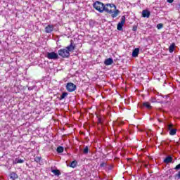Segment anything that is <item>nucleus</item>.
Listing matches in <instances>:
<instances>
[{"label":"nucleus","mask_w":180,"mask_h":180,"mask_svg":"<svg viewBox=\"0 0 180 180\" xmlns=\"http://www.w3.org/2000/svg\"><path fill=\"white\" fill-rule=\"evenodd\" d=\"M104 11L107 13H110L112 18H117L120 11L116 9V6L115 4H107L104 6Z\"/></svg>","instance_id":"nucleus-1"},{"label":"nucleus","mask_w":180,"mask_h":180,"mask_svg":"<svg viewBox=\"0 0 180 180\" xmlns=\"http://www.w3.org/2000/svg\"><path fill=\"white\" fill-rule=\"evenodd\" d=\"M93 6H94V9H96V11H98L101 13H102L103 12V11L105 10V4H103V3L100 2V1H96L94 4Z\"/></svg>","instance_id":"nucleus-2"},{"label":"nucleus","mask_w":180,"mask_h":180,"mask_svg":"<svg viewBox=\"0 0 180 180\" xmlns=\"http://www.w3.org/2000/svg\"><path fill=\"white\" fill-rule=\"evenodd\" d=\"M58 54L63 58H68L70 57V52L66 49H62L58 51Z\"/></svg>","instance_id":"nucleus-3"},{"label":"nucleus","mask_w":180,"mask_h":180,"mask_svg":"<svg viewBox=\"0 0 180 180\" xmlns=\"http://www.w3.org/2000/svg\"><path fill=\"white\" fill-rule=\"evenodd\" d=\"M46 57L49 60H58V53L56 52H48L46 53Z\"/></svg>","instance_id":"nucleus-4"},{"label":"nucleus","mask_w":180,"mask_h":180,"mask_svg":"<svg viewBox=\"0 0 180 180\" xmlns=\"http://www.w3.org/2000/svg\"><path fill=\"white\" fill-rule=\"evenodd\" d=\"M66 89L68 92H74L77 89V85L74 83L69 82L66 84Z\"/></svg>","instance_id":"nucleus-5"},{"label":"nucleus","mask_w":180,"mask_h":180,"mask_svg":"<svg viewBox=\"0 0 180 180\" xmlns=\"http://www.w3.org/2000/svg\"><path fill=\"white\" fill-rule=\"evenodd\" d=\"M124 23H126V17L124 15H123L121 18V22H120L117 24V30H120V31L123 30V26H124Z\"/></svg>","instance_id":"nucleus-6"},{"label":"nucleus","mask_w":180,"mask_h":180,"mask_svg":"<svg viewBox=\"0 0 180 180\" xmlns=\"http://www.w3.org/2000/svg\"><path fill=\"white\" fill-rule=\"evenodd\" d=\"M173 126L172 124L167 126V129L169 131L170 136H175L176 134V129H172Z\"/></svg>","instance_id":"nucleus-7"},{"label":"nucleus","mask_w":180,"mask_h":180,"mask_svg":"<svg viewBox=\"0 0 180 180\" xmlns=\"http://www.w3.org/2000/svg\"><path fill=\"white\" fill-rule=\"evenodd\" d=\"M66 50L70 53V51H74L75 50V45L74 44V42L71 41L70 46H67Z\"/></svg>","instance_id":"nucleus-8"},{"label":"nucleus","mask_w":180,"mask_h":180,"mask_svg":"<svg viewBox=\"0 0 180 180\" xmlns=\"http://www.w3.org/2000/svg\"><path fill=\"white\" fill-rule=\"evenodd\" d=\"M53 30H54V25H49L45 27L46 33H51Z\"/></svg>","instance_id":"nucleus-9"},{"label":"nucleus","mask_w":180,"mask_h":180,"mask_svg":"<svg viewBox=\"0 0 180 180\" xmlns=\"http://www.w3.org/2000/svg\"><path fill=\"white\" fill-rule=\"evenodd\" d=\"M104 64L105 65H112L113 64V59L111 58L105 59L104 61Z\"/></svg>","instance_id":"nucleus-10"},{"label":"nucleus","mask_w":180,"mask_h":180,"mask_svg":"<svg viewBox=\"0 0 180 180\" xmlns=\"http://www.w3.org/2000/svg\"><path fill=\"white\" fill-rule=\"evenodd\" d=\"M150 11H148V10H143L142 11V16L143 18H150Z\"/></svg>","instance_id":"nucleus-11"},{"label":"nucleus","mask_w":180,"mask_h":180,"mask_svg":"<svg viewBox=\"0 0 180 180\" xmlns=\"http://www.w3.org/2000/svg\"><path fill=\"white\" fill-rule=\"evenodd\" d=\"M51 172L56 176H60V175H61V172H60V170L58 169H53V168H51Z\"/></svg>","instance_id":"nucleus-12"},{"label":"nucleus","mask_w":180,"mask_h":180,"mask_svg":"<svg viewBox=\"0 0 180 180\" xmlns=\"http://www.w3.org/2000/svg\"><path fill=\"white\" fill-rule=\"evenodd\" d=\"M139 53H140V49L139 48H136L132 52V57H138Z\"/></svg>","instance_id":"nucleus-13"},{"label":"nucleus","mask_w":180,"mask_h":180,"mask_svg":"<svg viewBox=\"0 0 180 180\" xmlns=\"http://www.w3.org/2000/svg\"><path fill=\"white\" fill-rule=\"evenodd\" d=\"M164 162L165 164H169V162H172V157L168 156L164 160Z\"/></svg>","instance_id":"nucleus-14"},{"label":"nucleus","mask_w":180,"mask_h":180,"mask_svg":"<svg viewBox=\"0 0 180 180\" xmlns=\"http://www.w3.org/2000/svg\"><path fill=\"white\" fill-rule=\"evenodd\" d=\"M10 178L11 179L15 180V179H18V176L16 173L12 172L10 174Z\"/></svg>","instance_id":"nucleus-15"},{"label":"nucleus","mask_w":180,"mask_h":180,"mask_svg":"<svg viewBox=\"0 0 180 180\" xmlns=\"http://www.w3.org/2000/svg\"><path fill=\"white\" fill-rule=\"evenodd\" d=\"M175 49V43H172L169 47V53H174V50Z\"/></svg>","instance_id":"nucleus-16"},{"label":"nucleus","mask_w":180,"mask_h":180,"mask_svg":"<svg viewBox=\"0 0 180 180\" xmlns=\"http://www.w3.org/2000/svg\"><path fill=\"white\" fill-rule=\"evenodd\" d=\"M67 96H68V93L67 92H63L62 94V95L60 96L59 100L60 101H63V99H65V98H67Z\"/></svg>","instance_id":"nucleus-17"},{"label":"nucleus","mask_w":180,"mask_h":180,"mask_svg":"<svg viewBox=\"0 0 180 180\" xmlns=\"http://www.w3.org/2000/svg\"><path fill=\"white\" fill-rule=\"evenodd\" d=\"M23 162H25V160L22 159L17 158L14 160V164H23Z\"/></svg>","instance_id":"nucleus-18"},{"label":"nucleus","mask_w":180,"mask_h":180,"mask_svg":"<svg viewBox=\"0 0 180 180\" xmlns=\"http://www.w3.org/2000/svg\"><path fill=\"white\" fill-rule=\"evenodd\" d=\"M143 106L147 108V109H151V105L148 102L143 103Z\"/></svg>","instance_id":"nucleus-19"},{"label":"nucleus","mask_w":180,"mask_h":180,"mask_svg":"<svg viewBox=\"0 0 180 180\" xmlns=\"http://www.w3.org/2000/svg\"><path fill=\"white\" fill-rule=\"evenodd\" d=\"M77 160H74V161H72V162L70 163V167L71 168H75V167H77Z\"/></svg>","instance_id":"nucleus-20"},{"label":"nucleus","mask_w":180,"mask_h":180,"mask_svg":"<svg viewBox=\"0 0 180 180\" xmlns=\"http://www.w3.org/2000/svg\"><path fill=\"white\" fill-rule=\"evenodd\" d=\"M57 153H63L64 152V148L63 146H59L56 149Z\"/></svg>","instance_id":"nucleus-21"},{"label":"nucleus","mask_w":180,"mask_h":180,"mask_svg":"<svg viewBox=\"0 0 180 180\" xmlns=\"http://www.w3.org/2000/svg\"><path fill=\"white\" fill-rule=\"evenodd\" d=\"M84 154H88L89 153V147L86 146L83 150Z\"/></svg>","instance_id":"nucleus-22"},{"label":"nucleus","mask_w":180,"mask_h":180,"mask_svg":"<svg viewBox=\"0 0 180 180\" xmlns=\"http://www.w3.org/2000/svg\"><path fill=\"white\" fill-rule=\"evenodd\" d=\"M41 160V158H40V157H36L35 158H34V161L36 162H40V160Z\"/></svg>","instance_id":"nucleus-23"},{"label":"nucleus","mask_w":180,"mask_h":180,"mask_svg":"<svg viewBox=\"0 0 180 180\" xmlns=\"http://www.w3.org/2000/svg\"><path fill=\"white\" fill-rule=\"evenodd\" d=\"M163 26H164V25L160 23V24H158V25H157V29H159V30H160V29H162Z\"/></svg>","instance_id":"nucleus-24"},{"label":"nucleus","mask_w":180,"mask_h":180,"mask_svg":"<svg viewBox=\"0 0 180 180\" xmlns=\"http://www.w3.org/2000/svg\"><path fill=\"white\" fill-rule=\"evenodd\" d=\"M174 169H176V171L180 169V163L175 167Z\"/></svg>","instance_id":"nucleus-25"},{"label":"nucleus","mask_w":180,"mask_h":180,"mask_svg":"<svg viewBox=\"0 0 180 180\" xmlns=\"http://www.w3.org/2000/svg\"><path fill=\"white\" fill-rule=\"evenodd\" d=\"M176 175V176H178V179H180V171Z\"/></svg>","instance_id":"nucleus-26"},{"label":"nucleus","mask_w":180,"mask_h":180,"mask_svg":"<svg viewBox=\"0 0 180 180\" xmlns=\"http://www.w3.org/2000/svg\"><path fill=\"white\" fill-rule=\"evenodd\" d=\"M167 2H169V4H172V2H174V0H167Z\"/></svg>","instance_id":"nucleus-27"},{"label":"nucleus","mask_w":180,"mask_h":180,"mask_svg":"<svg viewBox=\"0 0 180 180\" xmlns=\"http://www.w3.org/2000/svg\"><path fill=\"white\" fill-rule=\"evenodd\" d=\"M100 167H105V163H101V164L100 165Z\"/></svg>","instance_id":"nucleus-28"},{"label":"nucleus","mask_w":180,"mask_h":180,"mask_svg":"<svg viewBox=\"0 0 180 180\" xmlns=\"http://www.w3.org/2000/svg\"><path fill=\"white\" fill-rule=\"evenodd\" d=\"M98 122H99V123H101V119L98 120Z\"/></svg>","instance_id":"nucleus-29"},{"label":"nucleus","mask_w":180,"mask_h":180,"mask_svg":"<svg viewBox=\"0 0 180 180\" xmlns=\"http://www.w3.org/2000/svg\"><path fill=\"white\" fill-rule=\"evenodd\" d=\"M158 122H162V121H161V120H158Z\"/></svg>","instance_id":"nucleus-30"},{"label":"nucleus","mask_w":180,"mask_h":180,"mask_svg":"<svg viewBox=\"0 0 180 180\" xmlns=\"http://www.w3.org/2000/svg\"><path fill=\"white\" fill-rule=\"evenodd\" d=\"M133 30H134V31H136V28H133Z\"/></svg>","instance_id":"nucleus-31"}]
</instances>
